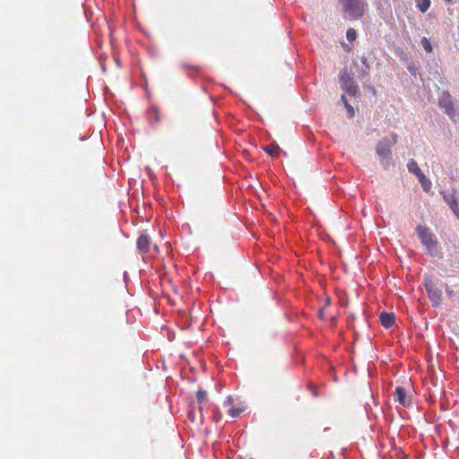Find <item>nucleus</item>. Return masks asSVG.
I'll use <instances>...</instances> for the list:
<instances>
[{
	"mask_svg": "<svg viewBox=\"0 0 459 459\" xmlns=\"http://www.w3.org/2000/svg\"><path fill=\"white\" fill-rule=\"evenodd\" d=\"M397 134L392 133L389 136L382 138L376 146V152L382 168L385 170L394 166L392 147L397 143Z\"/></svg>",
	"mask_w": 459,
	"mask_h": 459,
	"instance_id": "1",
	"label": "nucleus"
},
{
	"mask_svg": "<svg viewBox=\"0 0 459 459\" xmlns=\"http://www.w3.org/2000/svg\"><path fill=\"white\" fill-rule=\"evenodd\" d=\"M416 231L421 243L426 247L428 253L431 256L438 257L441 253L436 236L427 227L421 225L417 227Z\"/></svg>",
	"mask_w": 459,
	"mask_h": 459,
	"instance_id": "2",
	"label": "nucleus"
},
{
	"mask_svg": "<svg viewBox=\"0 0 459 459\" xmlns=\"http://www.w3.org/2000/svg\"><path fill=\"white\" fill-rule=\"evenodd\" d=\"M423 285L428 293L429 299L434 307H439L442 301V290L437 287L434 280L430 276H424Z\"/></svg>",
	"mask_w": 459,
	"mask_h": 459,
	"instance_id": "3",
	"label": "nucleus"
},
{
	"mask_svg": "<svg viewBox=\"0 0 459 459\" xmlns=\"http://www.w3.org/2000/svg\"><path fill=\"white\" fill-rule=\"evenodd\" d=\"M340 2L350 19H358L363 15L364 4L361 0H340Z\"/></svg>",
	"mask_w": 459,
	"mask_h": 459,
	"instance_id": "4",
	"label": "nucleus"
},
{
	"mask_svg": "<svg viewBox=\"0 0 459 459\" xmlns=\"http://www.w3.org/2000/svg\"><path fill=\"white\" fill-rule=\"evenodd\" d=\"M342 89L351 96L358 93V86L355 83L353 77L346 70H342L339 75Z\"/></svg>",
	"mask_w": 459,
	"mask_h": 459,
	"instance_id": "5",
	"label": "nucleus"
},
{
	"mask_svg": "<svg viewBox=\"0 0 459 459\" xmlns=\"http://www.w3.org/2000/svg\"><path fill=\"white\" fill-rule=\"evenodd\" d=\"M439 106L443 108L450 118L455 119L458 116L457 110L454 107L451 96L447 92H444L439 99Z\"/></svg>",
	"mask_w": 459,
	"mask_h": 459,
	"instance_id": "6",
	"label": "nucleus"
},
{
	"mask_svg": "<svg viewBox=\"0 0 459 459\" xmlns=\"http://www.w3.org/2000/svg\"><path fill=\"white\" fill-rule=\"evenodd\" d=\"M394 397L402 406L409 408L411 406V397L408 396L406 391L402 386H397L394 392Z\"/></svg>",
	"mask_w": 459,
	"mask_h": 459,
	"instance_id": "7",
	"label": "nucleus"
},
{
	"mask_svg": "<svg viewBox=\"0 0 459 459\" xmlns=\"http://www.w3.org/2000/svg\"><path fill=\"white\" fill-rule=\"evenodd\" d=\"M444 200L455 214L459 213V201L455 192L444 194Z\"/></svg>",
	"mask_w": 459,
	"mask_h": 459,
	"instance_id": "8",
	"label": "nucleus"
},
{
	"mask_svg": "<svg viewBox=\"0 0 459 459\" xmlns=\"http://www.w3.org/2000/svg\"><path fill=\"white\" fill-rule=\"evenodd\" d=\"M147 118L152 126H156L161 121L158 107L152 105L147 110Z\"/></svg>",
	"mask_w": 459,
	"mask_h": 459,
	"instance_id": "9",
	"label": "nucleus"
},
{
	"mask_svg": "<svg viewBox=\"0 0 459 459\" xmlns=\"http://www.w3.org/2000/svg\"><path fill=\"white\" fill-rule=\"evenodd\" d=\"M407 169L410 173L414 174L419 181L425 180V175L421 172L420 169L419 168L417 162L414 160H410L407 163Z\"/></svg>",
	"mask_w": 459,
	"mask_h": 459,
	"instance_id": "10",
	"label": "nucleus"
},
{
	"mask_svg": "<svg viewBox=\"0 0 459 459\" xmlns=\"http://www.w3.org/2000/svg\"><path fill=\"white\" fill-rule=\"evenodd\" d=\"M150 238L146 234H141L137 238V248L141 253L149 251Z\"/></svg>",
	"mask_w": 459,
	"mask_h": 459,
	"instance_id": "11",
	"label": "nucleus"
},
{
	"mask_svg": "<svg viewBox=\"0 0 459 459\" xmlns=\"http://www.w3.org/2000/svg\"><path fill=\"white\" fill-rule=\"evenodd\" d=\"M394 314L385 311L380 314V322L385 328H390L394 324Z\"/></svg>",
	"mask_w": 459,
	"mask_h": 459,
	"instance_id": "12",
	"label": "nucleus"
},
{
	"mask_svg": "<svg viewBox=\"0 0 459 459\" xmlns=\"http://www.w3.org/2000/svg\"><path fill=\"white\" fill-rule=\"evenodd\" d=\"M361 60V63H362V67L360 68H358V77L360 79V80H363L366 75H368V70H369V65L368 64V60L365 56H362L360 58Z\"/></svg>",
	"mask_w": 459,
	"mask_h": 459,
	"instance_id": "13",
	"label": "nucleus"
},
{
	"mask_svg": "<svg viewBox=\"0 0 459 459\" xmlns=\"http://www.w3.org/2000/svg\"><path fill=\"white\" fill-rule=\"evenodd\" d=\"M264 151L269 155H276L281 151V149L276 143H273L270 145L264 146Z\"/></svg>",
	"mask_w": 459,
	"mask_h": 459,
	"instance_id": "14",
	"label": "nucleus"
},
{
	"mask_svg": "<svg viewBox=\"0 0 459 459\" xmlns=\"http://www.w3.org/2000/svg\"><path fill=\"white\" fill-rule=\"evenodd\" d=\"M416 1H417V7L422 13H426L430 6V0H416Z\"/></svg>",
	"mask_w": 459,
	"mask_h": 459,
	"instance_id": "15",
	"label": "nucleus"
},
{
	"mask_svg": "<svg viewBox=\"0 0 459 459\" xmlns=\"http://www.w3.org/2000/svg\"><path fill=\"white\" fill-rule=\"evenodd\" d=\"M196 398L198 403L202 404L207 401V393L203 389H199L196 393Z\"/></svg>",
	"mask_w": 459,
	"mask_h": 459,
	"instance_id": "16",
	"label": "nucleus"
},
{
	"mask_svg": "<svg viewBox=\"0 0 459 459\" xmlns=\"http://www.w3.org/2000/svg\"><path fill=\"white\" fill-rule=\"evenodd\" d=\"M420 45L426 52L430 53L432 51L431 43L426 37L421 39Z\"/></svg>",
	"mask_w": 459,
	"mask_h": 459,
	"instance_id": "17",
	"label": "nucleus"
},
{
	"mask_svg": "<svg viewBox=\"0 0 459 459\" xmlns=\"http://www.w3.org/2000/svg\"><path fill=\"white\" fill-rule=\"evenodd\" d=\"M342 100L346 108V110L351 117L354 116V108L349 104L344 95L342 96Z\"/></svg>",
	"mask_w": 459,
	"mask_h": 459,
	"instance_id": "18",
	"label": "nucleus"
},
{
	"mask_svg": "<svg viewBox=\"0 0 459 459\" xmlns=\"http://www.w3.org/2000/svg\"><path fill=\"white\" fill-rule=\"evenodd\" d=\"M244 411V408H230L228 412L232 418H238Z\"/></svg>",
	"mask_w": 459,
	"mask_h": 459,
	"instance_id": "19",
	"label": "nucleus"
},
{
	"mask_svg": "<svg viewBox=\"0 0 459 459\" xmlns=\"http://www.w3.org/2000/svg\"><path fill=\"white\" fill-rule=\"evenodd\" d=\"M357 37V32L354 29L350 28L346 31V38L349 41H353Z\"/></svg>",
	"mask_w": 459,
	"mask_h": 459,
	"instance_id": "20",
	"label": "nucleus"
},
{
	"mask_svg": "<svg viewBox=\"0 0 459 459\" xmlns=\"http://www.w3.org/2000/svg\"><path fill=\"white\" fill-rule=\"evenodd\" d=\"M420 183L421 184V186L422 188L424 189V191H428L429 186H430V183L429 181L427 179V178L425 177V180L423 181H420Z\"/></svg>",
	"mask_w": 459,
	"mask_h": 459,
	"instance_id": "21",
	"label": "nucleus"
},
{
	"mask_svg": "<svg viewBox=\"0 0 459 459\" xmlns=\"http://www.w3.org/2000/svg\"><path fill=\"white\" fill-rule=\"evenodd\" d=\"M308 388L312 391L313 395H314L315 397L318 396V393H317V391H316V387H315L312 384H309V385H308Z\"/></svg>",
	"mask_w": 459,
	"mask_h": 459,
	"instance_id": "22",
	"label": "nucleus"
},
{
	"mask_svg": "<svg viewBox=\"0 0 459 459\" xmlns=\"http://www.w3.org/2000/svg\"><path fill=\"white\" fill-rule=\"evenodd\" d=\"M318 317L322 320H325V316H324V308H320L318 310Z\"/></svg>",
	"mask_w": 459,
	"mask_h": 459,
	"instance_id": "23",
	"label": "nucleus"
},
{
	"mask_svg": "<svg viewBox=\"0 0 459 459\" xmlns=\"http://www.w3.org/2000/svg\"><path fill=\"white\" fill-rule=\"evenodd\" d=\"M233 403V399L231 396H228L227 400L225 401L224 404L225 405H230Z\"/></svg>",
	"mask_w": 459,
	"mask_h": 459,
	"instance_id": "24",
	"label": "nucleus"
},
{
	"mask_svg": "<svg viewBox=\"0 0 459 459\" xmlns=\"http://www.w3.org/2000/svg\"><path fill=\"white\" fill-rule=\"evenodd\" d=\"M446 3L449 4L452 2V0H445Z\"/></svg>",
	"mask_w": 459,
	"mask_h": 459,
	"instance_id": "25",
	"label": "nucleus"
},
{
	"mask_svg": "<svg viewBox=\"0 0 459 459\" xmlns=\"http://www.w3.org/2000/svg\"><path fill=\"white\" fill-rule=\"evenodd\" d=\"M329 303H330V299H327V300H326V305H329Z\"/></svg>",
	"mask_w": 459,
	"mask_h": 459,
	"instance_id": "26",
	"label": "nucleus"
}]
</instances>
